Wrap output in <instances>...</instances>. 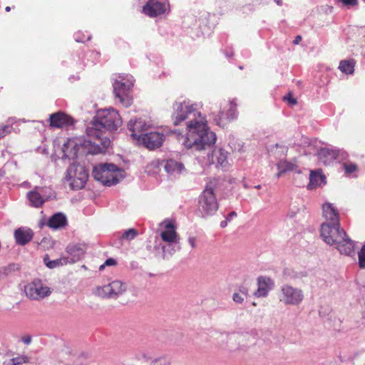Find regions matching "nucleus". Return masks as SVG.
Returning a JSON list of instances; mask_svg holds the SVG:
<instances>
[{"instance_id":"b1692460","label":"nucleus","mask_w":365,"mask_h":365,"mask_svg":"<svg viewBox=\"0 0 365 365\" xmlns=\"http://www.w3.org/2000/svg\"><path fill=\"white\" fill-rule=\"evenodd\" d=\"M27 197L31 205L35 207H40L45 202V200L36 190H31L27 193Z\"/></svg>"},{"instance_id":"ddd939ff","label":"nucleus","mask_w":365,"mask_h":365,"mask_svg":"<svg viewBox=\"0 0 365 365\" xmlns=\"http://www.w3.org/2000/svg\"><path fill=\"white\" fill-rule=\"evenodd\" d=\"M74 123L73 118L66 113L58 111L49 116V125L51 128H63L72 125Z\"/></svg>"},{"instance_id":"09e8293b","label":"nucleus","mask_w":365,"mask_h":365,"mask_svg":"<svg viewBox=\"0 0 365 365\" xmlns=\"http://www.w3.org/2000/svg\"><path fill=\"white\" fill-rule=\"evenodd\" d=\"M5 10H6V11H8V12H9V11H11V7H10V6H6V7L5 8Z\"/></svg>"},{"instance_id":"473e14b6","label":"nucleus","mask_w":365,"mask_h":365,"mask_svg":"<svg viewBox=\"0 0 365 365\" xmlns=\"http://www.w3.org/2000/svg\"><path fill=\"white\" fill-rule=\"evenodd\" d=\"M359 265L360 268H365V245H364L359 252Z\"/></svg>"},{"instance_id":"37998d69","label":"nucleus","mask_w":365,"mask_h":365,"mask_svg":"<svg viewBox=\"0 0 365 365\" xmlns=\"http://www.w3.org/2000/svg\"><path fill=\"white\" fill-rule=\"evenodd\" d=\"M4 365H15V364H14V361H12V360H11V359H9V361H5V362L4 363Z\"/></svg>"},{"instance_id":"f257e3e1","label":"nucleus","mask_w":365,"mask_h":365,"mask_svg":"<svg viewBox=\"0 0 365 365\" xmlns=\"http://www.w3.org/2000/svg\"><path fill=\"white\" fill-rule=\"evenodd\" d=\"M173 123L175 125L186 119L187 135L184 145L187 148H194L197 150L205 149L207 146L215 144L216 141L215 133L210 130L207 120L199 112L195 105L188 101L175 103L173 106Z\"/></svg>"},{"instance_id":"9d476101","label":"nucleus","mask_w":365,"mask_h":365,"mask_svg":"<svg viewBox=\"0 0 365 365\" xmlns=\"http://www.w3.org/2000/svg\"><path fill=\"white\" fill-rule=\"evenodd\" d=\"M165 139L164 133L157 131H151L144 133L140 142L150 150L160 147Z\"/></svg>"},{"instance_id":"7ed1b4c3","label":"nucleus","mask_w":365,"mask_h":365,"mask_svg":"<svg viewBox=\"0 0 365 365\" xmlns=\"http://www.w3.org/2000/svg\"><path fill=\"white\" fill-rule=\"evenodd\" d=\"M327 227H324V237H325V242L330 245H336L337 250L339 251L341 254H344L346 255H351L354 252V243L352 240H351L346 235L345 231H341L339 232L335 231L336 235L333 237L329 235V232H331V230H329ZM334 232V230H333Z\"/></svg>"},{"instance_id":"603ef678","label":"nucleus","mask_w":365,"mask_h":365,"mask_svg":"<svg viewBox=\"0 0 365 365\" xmlns=\"http://www.w3.org/2000/svg\"><path fill=\"white\" fill-rule=\"evenodd\" d=\"M365 1V0H364Z\"/></svg>"},{"instance_id":"bb28decb","label":"nucleus","mask_w":365,"mask_h":365,"mask_svg":"<svg viewBox=\"0 0 365 365\" xmlns=\"http://www.w3.org/2000/svg\"><path fill=\"white\" fill-rule=\"evenodd\" d=\"M324 227H327L328 228H329V230H331V232H329L328 235H330L332 237L334 235H336L335 232H334L333 230H334V231L337 230V232L339 231V232H340L341 231H344L342 228H341L340 224H337V225L336 224H329L328 222L322 223V225L321 226V236L324 242H325V237H324V235H323Z\"/></svg>"},{"instance_id":"c03bdc74","label":"nucleus","mask_w":365,"mask_h":365,"mask_svg":"<svg viewBox=\"0 0 365 365\" xmlns=\"http://www.w3.org/2000/svg\"><path fill=\"white\" fill-rule=\"evenodd\" d=\"M74 248H76L77 250H78V247H77V246L69 247H68V252L71 253L74 250Z\"/></svg>"},{"instance_id":"cd10ccee","label":"nucleus","mask_w":365,"mask_h":365,"mask_svg":"<svg viewBox=\"0 0 365 365\" xmlns=\"http://www.w3.org/2000/svg\"><path fill=\"white\" fill-rule=\"evenodd\" d=\"M322 180V175L312 170L310 173L309 182L307 185V189L312 190L316 188Z\"/></svg>"},{"instance_id":"6e6552de","label":"nucleus","mask_w":365,"mask_h":365,"mask_svg":"<svg viewBox=\"0 0 365 365\" xmlns=\"http://www.w3.org/2000/svg\"><path fill=\"white\" fill-rule=\"evenodd\" d=\"M26 295L31 299L39 300L51 294L48 287L43 286L40 280H35L25 286Z\"/></svg>"},{"instance_id":"3c124183","label":"nucleus","mask_w":365,"mask_h":365,"mask_svg":"<svg viewBox=\"0 0 365 365\" xmlns=\"http://www.w3.org/2000/svg\"><path fill=\"white\" fill-rule=\"evenodd\" d=\"M252 304H253V306H256L257 305L255 302H253Z\"/></svg>"},{"instance_id":"e433bc0d","label":"nucleus","mask_w":365,"mask_h":365,"mask_svg":"<svg viewBox=\"0 0 365 365\" xmlns=\"http://www.w3.org/2000/svg\"><path fill=\"white\" fill-rule=\"evenodd\" d=\"M345 6H356L358 4V0H339Z\"/></svg>"},{"instance_id":"1a4fd4ad","label":"nucleus","mask_w":365,"mask_h":365,"mask_svg":"<svg viewBox=\"0 0 365 365\" xmlns=\"http://www.w3.org/2000/svg\"><path fill=\"white\" fill-rule=\"evenodd\" d=\"M126 289L125 284L120 281H113L111 283L98 287L96 294L102 298L115 297L123 294Z\"/></svg>"},{"instance_id":"9b49d317","label":"nucleus","mask_w":365,"mask_h":365,"mask_svg":"<svg viewBox=\"0 0 365 365\" xmlns=\"http://www.w3.org/2000/svg\"><path fill=\"white\" fill-rule=\"evenodd\" d=\"M168 9V4L157 0H148L143 7V12L150 17H156L165 14Z\"/></svg>"},{"instance_id":"f03ea898","label":"nucleus","mask_w":365,"mask_h":365,"mask_svg":"<svg viewBox=\"0 0 365 365\" xmlns=\"http://www.w3.org/2000/svg\"><path fill=\"white\" fill-rule=\"evenodd\" d=\"M122 123V118L115 109L109 108L98 110L86 131L89 143L93 144L90 153H104L110 144L106 130L115 131Z\"/></svg>"},{"instance_id":"dca6fc26","label":"nucleus","mask_w":365,"mask_h":365,"mask_svg":"<svg viewBox=\"0 0 365 365\" xmlns=\"http://www.w3.org/2000/svg\"><path fill=\"white\" fill-rule=\"evenodd\" d=\"M128 128L130 132L131 137L140 142L143 133L148 130V125L141 119L133 120H130L128 123Z\"/></svg>"},{"instance_id":"a19ab883","label":"nucleus","mask_w":365,"mask_h":365,"mask_svg":"<svg viewBox=\"0 0 365 365\" xmlns=\"http://www.w3.org/2000/svg\"><path fill=\"white\" fill-rule=\"evenodd\" d=\"M240 291L242 294H243L245 296L248 295V289L246 287L242 286L240 288Z\"/></svg>"},{"instance_id":"5701e85b","label":"nucleus","mask_w":365,"mask_h":365,"mask_svg":"<svg viewBox=\"0 0 365 365\" xmlns=\"http://www.w3.org/2000/svg\"><path fill=\"white\" fill-rule=\"evenodd\" d=\"M235 104L232 102L226 103L224 106L223 110H221L219 114V120L223 121L225 120H230L235 117Z\"/></svg>"},{"instance_id":"79ce46f5","label":"nucleus","mask_w":365,"mask_h":365,"mask_svg":"<svg viewBox=\"0 0 365 365\" xmlns=\"http://www.w3.org/2000/svg\"><path fill=\"white\" fill-rule=\"evenodd\" d=\"M302 41V36L298 35L295 37V39L293 41L294 44H298Z\"/></svg>"},{"instance_id":"2f4dec72","label":"nucleus","mask_w":365,"mask_h":365,"mask_svg":"<svg viewBox=\"0 0 365 365\" xmlns=\"http://www.w3.org/2000/svg\"><path fill=\"white\" fill-rule=\"evenodd\" d=\"M12 122L7 125H0V139L11 133L12 129Z\"/></svg>"},{"instance_id":"f8f14e48","label":"nucleus","mask_w":365,"mask_h":365,"mask_svg":"<svg viewBox=\"0 0 365 365\" xmlns=\"http://www.w3.org/2000/svg\"><path fill=\"white\" fill-rule=\"evenodd\" d=\"M113 89L115 97L123 106L128 108L132 104L133 101L128 95V88L125 83L116 81L113 84Z\"/></svg>"},{"instance_id":"39448f33","label":"nucleus","mask_w":365,"mask_h":365,"mask_svg":"<svg viewBox=\"0 0 365 365\" xmlns=\"http://www.w3.org/2000/svg\"><path fill=\"white\" fill-rule=\"evenodd\" d=\"M118 169L113 164H101L93 168L92 175L102 184L111 186L118 182Z\"/></svg>"},{"instance_id":"f704fd0d","label":"nucleus","mask_w":365,"mask_h":365,"mask_svg":"<svg viewBox=\"0 0 365 365\" xmlns=\"http://www.w3.org/2000/svg\"><path fill=\"white\" fill-rule=\"evenodd\" d=\"M117 264L116 261L113 258L107 259L105 262L100 266V269H103L106 266H113Z\"/></svg>"},{"instance_id":"72a5a7b5","label":"nucleus","mask_w":365,"mask_h":365,"mask_svg":"<svg viewBox=\"0 0 365 365\" xmlns=\"http://www.w3.org/2000/svg\"><path fill=\"white\" fill-rule=\"evenodd\" d=\"M282 100L287 102L289 106H293L297 104V101L295 98L293 97L292 92H289L287 95L284 96L282 98Z\"/></svg>"},{"instance_id":"0eeeda50","label":"nucleus","mask_w":365,"mask_h":365,"mask_svg":"<svg viewBox=\"0 0 365 365\" xmlns=\"http://www.w3.org/2000/svg\"><path fill=\"white\" fill-rule=\"evenodd\" d=\"M67 173L68 180H71V186L73 189H81L85 186L88 174L83 166L78 165L71 167Z\"/></svg>"},{"instance_id":"20e7f679","label":"nucleus","mask_w":365,"mask_h":365,"mask_svg":"<svg viewBox=\"0 0 365 365\" xmlns=\"http://www.w3.org/2000/svg\"><path fill=\"white\" fill-rule=\"evenodd\" d=\"M219 207L212 182L207 184L199 197L198 210L203 217L212 215Z\"/></svg>"},{"instance_id":"8fccbe9b","label":"nucleus","mask_w":365,"mask_h":365,"mask_svg":"<svg viewBox=\"0 0 365 365\" xmlns=\"http://www.w3.org/2000/svg\"><path fill=\"white\" fill-rule=\"evenodd\" d=\"M256 189H260L261 188V185H256L255 187Z\"/></svg>"},{"instance_id":"4468645a","label":"nucleus","mask_w":365,"mask_h":365,"mask_svg":"<svg viewBox=\"0 0 365 365\" xmlns=\"http://www.w3.org/2000/svg\"><path fill=\"white\" fill-rule=\"evenodd\" d=\"M164 230L160 232L162 240L168 244L178 242L179 237L176 232V227L173 220H168L164 221Z\"/></svg>"},{"instance_id":"7c9ffc66","label":"nucleus","mask_w":365,"mask_h":365,"mask_svg":"<svg viewBox=\"0 0 365 365\" xmlns=\"http://www.w3.org/2000/svg\"><path fill=\"white\" fill-rule=\"evenodd\" d=\"M344 170L346 173V175H349L351 173H354V172L357 171L359 168L358 165L356 163H351V162H346L343 163L342 165Z\"/></svg>"},{"instance_id":"58836bf2","label":"nucleus","mask_w":365,"mask_h":365,"mask_svg":"<svg viewBox=\"0 0 365 365\" xmlns=\"http://www.w3.org/2000/svg\"><path fill=\"white\" fill-rule=\"evenodd\" d=\"M195 242H196L195 237H190L188 238V242L190 245V246L192 247V248H195L196 247Z\"/></svg>"},{"instance_id":"a211bd4d","label":"nucleus","mask_w":365,"mask_h":365,"mask_svg":"<svg viewBox=\"0 0 365 365\" xmlns=\"http://www.w3.org/2000/svg\"><path fill=\"white\" fill-rule=\"evenodd\" d=\"M323 216L326 220L325 222L329 224H340L339 216L337 210L331 203H324L322 205Z\"/></svg>"},{"instance_id":"a878e982","label":"nucleus","mask_w":365,"mask_h":365,"mask_svg":"<svg viewBox=\"0 0 365 365\" xmlns=\"http://www.w3.org/2000/svg\"><path fill=\"white\" fill-rule=\"evenodd\" d=\"M355 61L353 59L341 61L339 69L344 73L352 74L354 71Z\"/></svg>"},{"instance_id":"c9c22d12","label":"nucleus","mask_w":365,"mask_h":365,"mask_svg":"<svg viewBox=\"0 0 365 365\" xmlns=\"http://www.w3.org/2000/svg\"><path fill=\"white\" fill-rule=\"evenodd\" d=\"M11 359L12 360V361L14 362L15 365H21V364L26 363L28 361L26 356L15 357Z\"/></svg>"},{"instance_id":"4be33fe9","label":"nucleus","mask_w":365,"mask_h":365,"mask_svg":"<svg viewBox=\"0 0 365 365\" xmlns=\"http://www.w3.org/2000/svg\"><path fill=\"white\" fill-rule=\"evenodd\" d=\"M164 168L165 171L169 174H180L184 169V165L180 162L173 159H169L166 161L164 165Z\"/></svg>"},{"instance_id":"4c0bfd02","label":"nucleus","mask_w":365,"mask_h":365,"mask_svg":"<svg viewBox=\"0 0 365 365\" xmlns=\"http://www.w3.org/2000/svg\"><path fill=\"white\" fill-rule=\"evenodd\" d=\"M233 300L237 303H242L244 299L241 297L239 293H235L232 297Z\"/></svg>"},{"instance_id":"393cba45","label":"nucleus","mask_w":365,"mask_h":365,"mask_svg":"<svg viewBox=\"0 0 365 365\" xmlns=\"http://www.w3.org/2000/svg\"><path fill=\"white\" fill-rule=\"evenodd\" d=\"M43 262L47 267L53 269L59 266L67 264L69 261L68 257H60L58 259L51 260L48 255L43 257Z\"/></svg>"},{"instance_id":"412c9836","label":"nucleus","mask_w":365,"mask_h":365,"mask_svg":"<svg viewBox=\"0 0 365 365\" xmlns=\"http://www.w3.org/2000/svg\"><path fill=\"white\" fill-rule=\"evenodd\" d=\"M33 232L31 229L19 228L14 232V237L17 244L25 245L33 238Z\"/></svg>"},{"instance_id":"c85d7f7f","label":"nucleus","mask_w":365,"mask_h":365,"mask_svg":"<svg viewBox=\"0 0 365 365\" xmlns=\"http://www.w3.org/2000/svg\"><path fill=\"white\" fill-rule=\"evenodd\" d=\"M138 235V232L137 230L134 228H130L127 230H125L123 234L120 237V240H126V241H130L133 240L135 237H137Z\"/></svg>"},{"instance_id":"a18cd8bd","label":"nucleus","mask_w":365,"mask_h":365,"mask_svg":"<svg viewBox=\"0 0 365 365\" xmlns=\"http://www.w3.org/2000/svg\"><path fill=\"white\" fill-rule=\"evenodd\" d=\"M227 221L226 220H224V221H222L221 223H220V226L221 227H225L227 226Z\"/></svg>"},{"instance_id":"2eb2a0df","label":"nucleus","mask_w":365,"mask_h":365,"mask_svg":"<svg viewBox=\"0 0 365 365\" xmlns=\"http://www.w3.org/2000/svg\"><path fill=\"white\" fill-rule=\"evenodd\" d=\"M257 289L254 292L256 297H265L274 287V281L266 276H260L257 278Z\"/></svg>"},{"instance_id":"de8ad7c7","label":"nucleus","mask_w":365,"mask_h":365,"mask_svg":"<svg viewBox=\"0 0 365 365\" xmlns=\"http://www.w3.org/2000/svg\"><path fill=\"white\" fill-rule=\"evenodd\" d=\"M275 1H276V3H277L278 5H282V0H276Z\"/></svg>"},{"instance_id":"ea45409f","label":"nucleus","mask_w":365,"mask_h":365,"mask_svg":"<svg viewBox=\"0 0 365 365\" xmlns=\"http://www.w3.org/2000/svg\"><path fill=\"white\" fill-rule=\"evenodd\" d=\"M21 341L25 344H29L31 341V337L30 336H23L22 339H21Z\"/></svg>"},{"instance_id":"6ab92c4d","label":"nucleus","mask_w":365,"mask_h":365,"mask_svg":"<svg viewBox=\"0 0 365 365\" xmlns=\"http://www.w3.org/2000/svg\"><path fill=\"white\" fill-rule=\"evenodd\" d=\"M318 158L324 165H328L334 161L339 155V150L329 148H322L318 152Z\"/></svg>"},{"instance_id":"423d86ee","label":"nucleus","mask_w":365,"mask_h":365,"mask_svg":"<svg viewBox=\"0 0 365 365\" xmlns=\"http://www.w3.org/2000/svg\"><path fill=\"white\" fill-rule=\"evenodd\" d=\"M279 299L285 304L297 305L303 301L304 294L302 289L285 284L281 288Z\"/></svg>"},{"instance_id":"c756f323","label":"nucleus","mask_w":365,"mask_h":365,"mask_svg":"<svg viewBox=\"0 0 365 365\" xmlns=\"http://www.w3.org/2000/svg\"><path fill=\"white\" fill-rule=\"evenodd\" d=\"M277 168L279 170V171L277 174V177L279 178L286 171L292 170L293 165L292 163H288L287 161H281L277 164Z\"/></svg>"},{"instance_id":"49530a36","label":"nucleus","mask_w":365,"mask_h":365,"mask_svg":"<svg viewBox=\"0 0 365 365\" xmlns=\"http://www.w3.org/2000/svg\"><path fill=\"white\" fill-rule=\"evenodd\" d=\"M235 216H237V213L235 212H231L230 214H229V218H232V217H235Z\"/></svg>"},{"instance_id":"aec40b11","label":"nucleus","mask_w":365,"mask_h":365,"mask_svg":"<svg viewBox=\"0 0 365 365\" xmlns=\"http://www.w3.org/2000/svg\"><path fill=\"white\" fill-rule=\"evenodd\" d=\"M66 225V217L61 212L52 215L47 222V226L54 230L64 228Z\"/></svg>"},{"instance_id":"f3484780","label":"nucleus","mask_w":365,"mask_h":365,"mask_svg":"<svg viewBox=\"0 0 365 365\" xmlns=\"http://www.w3.org/2000/svg\"><path fill=\"white\" fill-rule=\"evenodd\" d=\"M227 155V152L225 151L223 149L216 148L212 152L209 158L211 163L215 164L217 167L225 168L229 165Z\"/></svg>"}]
</instances>
